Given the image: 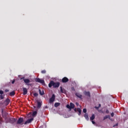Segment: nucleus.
<instances>
[{
	"label": "nucleus",
	"mask_w": 128,
	"mask_h": 128,
	"mask_svg": "<svg viewBox=\"0 0 128 128\" xmlns=\"http://www.w3.org/2000/svg\"><path fill=\"white\" fill-rule=\"evenodd\" d=\"M60 82H54V80H51L48 84V88H52V86H53L54 88H58L60 86Z\"/></svg>",
	"instance_id": "f257e3e1"
},
{
	"label": "nucleus",
	"mask_w": 128,
	"mask_h": 128,
	"mask_svg": "<svg viewBox=\"0 0 128 128\" xmlns=\"http://www.w3.org/2000/svg\"><path fill=\"white\" fill-rule=\"evenodd\" d=\"M55 100H56V95H54V94H52V97L50 98L49 100L50 103L52 104V102H54Z\"/></svg>",
	"instance_id": "f03ea898"
},
{
	"label": "nucleus",
	"mask_w": 128,
	"mask_h": 128,
	"mask_svg": "<svg viewBox=\"0 0 128 128\" xmlns=\"http://www.w3.org/2000/svg\"><path fill=\"white\" fill-rule=\"evenodd\" d=\"M24 82L26 84V86H32V84H30V80L28 78L24 79Z\"/></svg>",
	"instance_id": "7ed1b4c3"
},
{
	"label": "nucleus",
	"mask_w": 128,
	"mask_h": 128,
	"mask_svg": "<svg viewBox=\"0 0 128 128\" xmlns=\"http://www.w3.org/2000/svg\"><path fill=\"white\" fill-rule=\"evenodd\" d=\"M35 82H40V84H44V80H40V78H36L35 79Z\"/></svg>",
	"instance_id": "20e7f679"
},
{
	"label": "nucleus",
	"mask_w": 128,
	"mask_h": 128,
	"mask_svg": "<svg viewBox=\"0 0 128 128\" xmlns=\"http://www.w3.org/2000/svg\"><path fill=\"white\" fill-rule=\"evenodd\" d=\"M23 122H24V118H18V120L17 121L16 124H20Z\"/></svg>",
	"instance_id": "39448f33"
},
{
	"label": "nucleus",
	"mask_w": 128,
	"mask_h": 128,
	"mask_svg": "<svg viewBox=\"0 0 128 128\" xmlns=\"http://www.w3.org/2000/svg\"><path fill=\"white\" fill-rule=\"evenodd\" d=\"M16 122V118H10L9 122L10 124H14Z\"/></svg>",
	"instance_id": "423d86ee"
},
{
	"label": "nucleus",
	"mask_w": 128,
	"mask_h": 128,
	"mask_svg": "<svg viewBox=\"0 0 128 128\" xmlns=\"http://www.w3.org/2000/svg\"><path fill=\"white\" fill-rule=\"evenodd\" d=\"M34 120V118L28 119L26 122H24V124H30Z\"/></svg>",
	"instance_id": "0eeeda50"
},
{
	"label": "nucleus",
	"mask_w": 128,
	"mask_h": 128,
	"mask_svg": "<svg viewBox=\"0 0 128 128\" xmlns=\"http://www.w3.org/2000/svg\"><path fill=\"white\" fill-rule=\"evenodd\" d=\"M84 96H86L90 98V92L84 91Z\"/></svg>",
	"instance_id": "6e6552de"
},
{
	"label": "nucleus",
	"mask_w": 128,
	"mask_h": 128,
	"mask_svg": "<svg viewBox=\"0 0 128 128\" xmlns=\"http://www.w3.org/2000/svg\"><path fill=\"white\" fill-rule=\"evenodd\" d=\"M68 82V78L64 77V78H62V82L66 83Z\"/></svg>",
	"instance_id": "1a4fd4ad"
},
{
	"label": "nucleus",
	"mask_w": 128,
	"mask_h": 128,
	"mask_svg": "<svg viewBox=\"0 0 128 128\" xmlns=\"http://www.w3.org/2000/svg\"><path fill=\"white\" fill-rule=\"evenodd\" d=\"M22 90H23V94L24 96H26V94H28V89H26V88H23Z\"/></svg>",
	"instance_id": "9d476101"
},
{
	"label": "nucleus",
	"mask_w": 128,
	"mask_h": 128,
	"mask_svg": "<svg viewBox=\"0 0 128 128\" xmlns=\"http://www.w3.org/2000/svg\"><path fill=\"white\" fill-rule=\"evenodd\" d=\"M10 98H8L6 100L5 104H6V106H8V104H10Z\"/></svg>",
	"instance_id": "9b49d317"
},
{
	"label": "nucleus",
	"mask_w": 128,
	"mask_h": 128,
	"mask_svg": "<svg viewBox=\"0 0 128 128\" xmlns=\"http://www.w3.org/2000/svg\"><path fill=\"white\" fill-rule=\"evenodd\" d=\"M75 94H76V96H78V98H82V94H80L78 92L76 93Z\"/></svg>",
	"instance_id": "f8f14e48"
},
{
	"label": "nucleus",
	"mask_w": 128,
	"mask_h": 128,
	"mask_svg": "<svg viewBox=\"0 0 128 128\" xmlns=\"http://www.w3.org/2000/svg\"><path fill=\"white\" fill-rule=\"evenodd\" d=\"M84 116L86 120H89L90 118H88V114L86 113L84 114Z\"/></svg>",
	"instance_id": "ddd939ff"
},
{
	"label": "nucleus",
	"mask_w": 128,
	"mask_h": 128,
	"mask_svg": "<svg viewBox=\"0 0 128 128\" xmlns=\"http://www.w3.org/2000/svg\"><path fill=\"white\" fill-rule=\"evenodd\" d=\"M42 106V103L40 102H38V106H37V108H40Z\"/></svg>",
	"instance_id": "4468645a"
},
{
	"label": "nucleus",
	"mask_w": 128,
	"mask_h": 128,
	"mask_svg": "<svg viewBox=\"0 0 128 128\" xmlns=\"http://www.w3.org/2000/svg\"><path fill=\"white\" fill-rule=\"evenodd\" d=\"M14 94H16V92H14V91L11 92L10 93V96H14Z\"/></svg>",
	"instance_id": "2eb2a0df"
},
{
	"label": "nucleus",
	"mask_w": 128,
	"mask_h": 128,
	"mask_svg": "<svg viewBox=\"0 0 128 128\" xmlns=\"http://www.w3.org/2000/svg\"><path fill=\"white\" fill-rule=\"evenodd\" d=\"M77 112H79L78 114V116H80V114H82V110H80V108H78Z\"/></svg>",
	"instance_id": "dca6fc26"
},
{
	"label": "nucleus",
	"mask_w": 128,
	"mask_h": 128,
	"mask_svg": "<svg viewBox=\"0 0 128 128\" xmlns=\"http://www.w3.org/2000/svg\"><path fill=\"white\" fill-rule=\"evenodd\" d=\"M70 107L72 108H74V103L70 102Z\"/></svg>",
	"instance_id": "f3484780"
},
{
	"label": "nucleus",
	"mask_w": 128,
	"mask_h": 128,
	"mask_svg": "<svg viewBox=\"0 0 128 128\" xmlns=\"http://www.w3.org/2000/svg\"><path fill=\"white\" fill-rule=\"evenodd\" d=\"M102 114H104V112H106V114H109L110 111L108 110V109H106V112L105 111H102Z\"/></svg>",
	"instance_id": "a211bd4d"
},
{
	"label": "nucleus",
	"mask_w": 128,
	"mask_h": 128,
	"mask_svg": "<svg viewBox=\"0 0 128 128\" xmlns=\"http://www.w3.org/2000/svg\"><path fill=\"white\" fill-rule=\"evenodd\" d=\"M60 92L62 94H64V89H62V86L60 87Z\"/></svg>",
	"instance_id": "6ab92c4d"
},
{
	"label": "nucleus",
	"mask_w": 128,
	"mask_h": 128,
	"mask_svg": "<svg viewBox=\"0 0 128 128\" xmlns=\"http://www.w3.org/2000/svg\"><path fill=\"white\" fill-rule=\"evenodd\" d=\"M95 118L96 117L94 116V114H92V116L90 118V120H94Z\"/></svg>",
	"instance_id": "aec40b11"
},
{
	"label": "nucleus",
	"mask_w": 128,
	"mask_h": 128,
	"mask_svg": "<svg viewBox=\"0 0 128 128\" xmlns=\"http://www.w3.org/2000/svg\"><path fill=\"white\" fill-rule=\"evenodd\" d=\"M36 114H38V112L34 111V112H33V113L32 114V116H36Z\"/></svg>",
	"instance_id": "412c9836"
},
{
	"label": "nucleus",
	"mask_w": 128,
	"mask_h": 128,
	"mask_svg": "<svg viewBox=\"0 0 128 128\" xmlns=\"http://www.w3.org/2000/svg\"><path fill=\"white\" fill-rule=\"evenodd\" d=\"M39 92H40V96H44V91H42H42H40V90H39Z\"/></svg>",
	"instance_id": "4be33fe9"
},
{
	"label": "nucleus",
	"mask_w": 128,
	"mask_h": 128,
	"mask_svg": "<svg viewBox=\"0 0 128 128\" xmlns=\"http://www.w3.org/2000/svg\"><path fill=\"white\" fill-rule=\"evenodd\" d=\"M60 104V103L56 102L54 104V106L56 108H58V106H59Z\"/></svg>",
	"instance_id": "5701e85b"
},
{
	"label": "nucleus",
	"mask_w": 128,
	"mask_h": 128,
	"mask_svg": "<svg viewBox=\"0 0 128 128\" xmlns=\"http://www.w3.org/2000/svg\"><path fill=\"white\" fill-rule=\"evenodd\" d=\"M110 118V116H105L104 117V120H106V118Z\"/></svg>",
	"instance_id": "b1692460"
},
{
	"label": "nucleus",
	"mask_w": 128,
	"mask_h": 128,
	"mask_svg": "<svg viewBox=\"0 0 128 128\" xmlns=\"http://www.w3.org/2000/svg\"><path fill=\"white\" fill-rule=\"evenodd\" d=\"M66 107L67 108H69V110H71L70 105V104H67V105L66 106Z\"/></svg>",
	"instance_id": "393cba45"
},
{
	"label": "nucleus",
	"mask_w": 128,
	"mask_h": 128,
	"mask_svg": "<svg viewBox=\"0 0 128 128\" xmlns=\"http://www.w3.org/2000/svg\"><path fill=\"white\" fill-rule=\"evenodd\" d=\"M42 74H46V70H43L41 72Z\"/></svg>",
	"instance_id": "a878e982"
},
{
	"label": "nucleus",
	"mask_w": 128,
	"mask_h": 128,
	"mask_svg": "<svg viewBox=\"0 0 128 128\" xmlns=\"http://www.w3.org/2000/svg\"><path fill=\"white\" fill-rule=\"evenodd\" d=\"M34 96H38V93H34Z\"/></svg>",
	"instance_id": "bb28decb"
},
{
	"label": "nucleus",
	"mask_w": 128,
	"mask_h": 128,
	"mask_svg": "<svg viewBox=\"0 0 128 128\" xmlns=\"http://www.w3.org/2000/svg\"><path fill=\"white\" fill-rule=\"evenodd\" d=\"M0 98L1 100H4V96H2V95L0 96Z\"/></svg>",
	"instance_id": "cd10ccee"
},
{
	"label": "nucleus",
	"mask_w": 128,
	"mask_h": 128,
	"mask_svg": "<svg viewBox=\"0 0 128 128\" xmlns=\"http://www.w3.org/2000/svg\"><path fill=\"white\" fill-rule=\"evenodd\" d=\"M10 92V90L8 89H6L4 90V92Z\"/></svg>",
	"instance_id": "c85d7f7f"
},
{
	"label": "nucleus",
	"mask_w": 128,
	"mask_h": 128,
	"mask_svg": "<svg viewBox=\"0 0 128 128\" xmlns=\"http://www.w3.org/2000/svg\"><path fill=\"white\" fill-rule=\"evenodd\" d=\"M83 112L86 114V108L83 109Z\"/></svg>",
	"instance_id": "c756f323"
},
{
	"label": "nucleus",
	"mask_w": 128,
	"mask_h": 128,
	"mask_svg": "<svg viewBox=\"0 0 128 128\" xmlns=\"http://www.w3.org/2000/svg\"><path fill=\"white\" fill-rule=\"evenodd\" d=\"M114 112H112V113H111V116L112 117V118H114Z\"/></svg>",
	"instance_id": "7c9ffc66"
},
{
	"label": "nucleus",
	"mask_w": 128,
	"mask_h": 128,
	"mask_svg": "<svg viewBox=\"0 0 128 128\" xmlns=\"http://www.w3.org/2000/svg\"><path fill=\"white\" fill-rule=\"evenodd\" d=\"M0 94H1V95L4 94V91L0 90Z\"/></svg>",
	"instance_id": "2f4dec72"
},
{
	"label": "nucleus",
	"mask_w": 128,
	"mask_h": 128,
	"mask_svg": "<svg viewBox=\"0 0 128 128\" xmlns=\"http://www.w3.org/2000/svg\"><path fill=\"white\" fill-rule=\"evenodd\" d=\"M15 82H16V80H14L12 81V84H14Z\"/></svg>",
	"instance_id": "473e14b6"
},
{
	"label": "nucleus",
	"mask_w": 128,
	"mask_h": 128,
	"mask_svg": "<svg viewBox=\"0 0 128 128\" xmlns=\"http://www.w3.org/2000/svg\"><path fill=\"white\" fill-rule=\"evenodd\" d=\"M95 108H96V110H98V108H100V107H98V106H95Z\"/></svg>",
	"instance_id": "72a5a7b5"
},
{
	"label": "nucleus",
	"mask_w": 128,
	"mask_h": 128,
	"mask_svg": "<svg viewBox=\"0 0 128 128\" xmlns=\"http://www.w3.org/2000/svg\"><path fill=\"white\" fill-rule=\"evenodd\" d=\"M26 78H24V77H22V78H20V80H25Z\"/></svg>",
	"instance_id": "f704fd0d"
},
{
	"label": "nucleus",
	"mask_w": 128,
	"mask_h": 128,
	"mask_svg": "<svg viewBox=\"0 0 128 128\" xmlns=\"http://www.w3.org/2000/svg\"><path fill=\"white\" fill-rule=\"evenodd\" d=\"M92 124H96V122H94V121L92 120Z\"/></svg>",
	"instance_id": "c9c22d12"
},
{
	"label": "nucleus",
	"mask_w": 128,
	"mask_h": 128,
	"mask_svg": "<svg viewBox=\"0 0 128 128\" xmlns=\"http://www.w3.org/2000/svg\"><path fill=\"white\" fill-rule=\"evenodd\" d=\"M77 110H78V109H76V108H74V112H76Z\"/></svg>",
	"instance_id": "e433bc0d"
},
{
	"label": "nucleus",
	"mask_w": 128,
	"mask_h": 128,
	"mask_svg": "<svg viewBox=\"0 0 128 128\" xmlns=\"http://www.w3.org/2000/svg\"><path fill=\"white\" fill-rule=\"evenodd\" d=\"M76 106H78V104H78V102H76Z\"/></svg>",
	"instance_id": "4c0bfd02"
},
{
	"label": "nucleus",
	"mask_w": 128,
	"mask_h": 128,
	"mask_svg": "<svg viewBox=\"0 0 128 128\" xmlns=\"http://www.w3.org/2000/svg\"><path fill=\"white\" fill-rule=\"evenodd\" d=\"M100 106H101L100 104H99V105H98V108H100Z\"/></svg>",
	"instance_id": "58836bf2"
},
{
	"label": "nucleus",
	"mask_w": 128,
	"mask_h": 128,
	"mask_svg": "<svg viewBox=\"0 0 128 128\" xmlns=\"http://www.w3.org/2000/svg\"><path fill=\"white\" fill-rule=\"evenodd\" d=\"M5 118H6V113H5Z\"/></svg>",
	"instance_id": "ea45409f"
},
{
	"label": "nucleus",
	"mask_w": 128,
	"mask_h": 128,
	"mask_svg": "<svg viewBox=\"0 0 128 128\" xmlns=\"http://www.w3.org/2000/svg\"><path fill=\"white\" fill-rule=\"evenodd\" d=\"M116 126H118V124H116Z\"/></svg>",
	"instance_id": "a19ab883"
}]
</instances>
